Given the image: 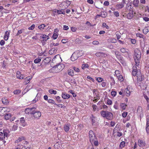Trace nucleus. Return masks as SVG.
<instances>
[{"label": "nucleus", "instance_id": "f257e3e1", "mask_svg": "<svg viewBox=\"0 0 149 149\" xmlns=\"http://www.w3.org/2000/svg\"><path fill=\"white\" fill-rule=\"evenodd\" d=\"M134 57L135 65L138 66L139 65V61L141 57V53L138 49L135 50Z\"/></svg>", "mask_w": 149, "mask_h": 149}, {"label": "nucleus", "instance_id": "f03ea898", "mask_svg": "<svg viewBox=\"0 0 149 149\" xmlns=\"http://www.w3.org/2000/svg\"><path fill=\"white\" fill-rule=\"evenodd\" d=\"M56 64H57L53 66L52 69V70H54V71H53V72H59L61 71L65 67V66L63 64H60V63H56Z\"/></svg>", "mask_w": 149, "mask_h": 149}, {"label": "nucleus", "instance_id": "7ed1b4c3", "mask_svg": "<svg viewBox=\"0 0 149 149\" xmlns=\"http://www.w3.org/2000/svg\"><path fill=\"white\" fill-rule=\"evenodd\" d=\"M100 114L102 116L108 120H111L113 117V115L111 112L107 111H102Z\"/></svg>", "mask_w": 149, "mask_h": 149}, {"label": "nucleus", "instance_id": "20e7f679", "mask_svg": "<svg viewBox=\"0 0 149 149\" xmlns=\"http://www.w3.org/2000/svg\"><path fill=\"white\" fill-rule=\"evenodd\" d=\"M32 116L31 117L32 119H38L41 116V113L40 111H37L36 109H34L32 113Z\"/></svg>", "mask_w": 149, "mask_h": 149}, {"label": "nucleus", "instance_id": "39448f33", "mask_svg": "<svg viewBox=\"0 0 149 149\" xmlns=\"http://www.w3.org/2000/svg\"><path fill=\"white\" fill-rule=\"evenodd\" d=\"M79 50L77 51L73 54L71 57V60L72 61H74L77 60L79 57L81 56L82 55L80 54V53L81 52Z\"/></svg>", "mask_w": 149, "mask_h": 149}, {"label": "nucleus", "instance_id": "423d86ee", "mask_svg": "<svg viewBox=\"0 0 149 149\" xmlns=\"http://www.w3.org/2000/svg\"><path fill=\"white\" fill-rule=\"evenodd\" d=\"M8 130H4L2 132H0V141H3L5 137L8 136Z\"/></svg>", "mask_w": 149, "mask_h": 149}, {"label": "nucleus", "instance_id": "0eeeda50", "mask_svg": "<svg viewBox=\"0 0 149 149\" xmlns=\"http://www.w3.org/2000/svg\"><path fill=\"white\" fill-rule=\"evenodd\" d=\"M89 136L91 143L93 142L95 139H96L95 134L91 130H90L89 132Z\"/></svg>", "mask_w": 149, "mask_h": 149}, {"label": "nucleus", "instance_id": "6e6552de", "mask_svg": "<svg viewBox=\"0 0 149 149\" xmlns=\"http://www.w3.org/2000/svg\"><path fill=\"white\" fill-rule=\"evenodd\" d=\"M49 38L48 36L44 34H42L40 36V39L42 40L41 41H42L43 42H46L47 40L49 39Z\"/></svg>", "mask_w": 149, "mask_h": 149}, {"label": "nucleus", "instance_id": "1a4fd4ad", "mask_svg": "<svg viewBox=\"0 0 149 149\" xmlns=\"http://www.w3.org/2000/svg\"><path fill=\"white\" fill-rule=\"evenodd\" d=\"M34 109H36V108L32 107L31 108H27L25 110V113L26 114H29L30 113L32 115V113L33 112V111Z\"/></svg>", "mask_w": 149, "mask_h": 149}, {"label": "nucleus", "instance_id": "9d476101", "mask_svg": "<svg viewBox=\"0 0 149 149\" xmlns=\"http://www.w3.org/2000/svg\"><path fill=\"white\" fill-rule=\"evenodd\" d=\"M19 124L23 127H25L27 125V123L25 122L24 117H21L20 118Z\"/></svg>", "mask_w": 149, "mask_h": 149}, {"label": "nucleus", "instance_id": "9b49d317", "mask_svg": "<svg viewBox=\"0 0 149 149\" xmlns=\"http://www.w3.org/2000/svg\"><path fill=\"white\" fill-rule=\"evenodd\" d=\"M68 7V6H66V3H65V2H63L60 4L58 9L59 10H63L67 8Z\"/></svg>", "mask_w": 149, "mask_h": 149}, {"label": "nucleus", "instance_id": "f8f14e48", "mask_svg": "<svg viewBox=\"0 0 149 149\" xmlns=\"http://www.w3.org/2000/svg\"><path fill=\"white\" fill-rule=\"evenodd\" d=\"M137 82L138 83H141L143 80V79L141 76V72H138V74L136 75Z\"/></svg>", "mask_w": 149, "mask_h": 149}, {"label": "nucleus", "instance_id": "ddd939ff", "mask_svg": "<svg viewBox=\"0 0 149 149\" xmlns=\"http://www.w3.org/2000/svg\"><path fill=\"white\" fill-rule=\"evenodd\" d=\"M132 88L131 87L128 86L125 89V91L126 92V96H129L130 95V92H132Z\"/></svg>", "mask_w": 149, "mask_h": 149}, {"label": "nucleus", "instance_id": "4468645a", "mask_svg": "<svg viewBox=\"0 0 149 149\" xmlns=\"http://www.w3.org/2000/svg\"><path fill=\"white\" fill-rule=\"evenodd\" d=\"M118 128V127L117 126H116L114 128L113 130L114 134H115V135H116L118 137H120L122 135L123 133L121 132L116 131L117 129Z\"/></svg>", "mask_w": 149, "mask_h": 149}, {"label": "nucleus", "instance_id": "2eb2a0df", "mask_svg": "<svg viewBox=\"0 0 149 149\" xmlns=\"http://www.w3.org/2000/svg\"><path fill=\"white\" fill-rule=\"evenodd\" d=\"M95 55L97 57L102 56L105 57L107 56L106 54L102 52H97L95 54Z\"/></svg>", "mask_w": 149, "mask_h": 149}, {"label": "nucleus", "instance_id": "dca6fc26", "mask_svg": "<svg viewBox=\"0 0 149 149\" xmlns=\"http://www.w3.org/2000/svg\"><path fill=\"white\" fill-rule=\"evenodd\" d=\"M138 143L139 146L141 147H143L146 145L145 141L140 139L138 140Z\"/></svg>", "mask_w": 149, "mask_h": 149}, {"label": "nucleus", "instance_id": "f3484780", "mask_svg": "<svg viewBox=\"0 0 149 149\" xmlns=\"http://www.w3.org/2000/svg\"><path fill=\"white\" fill-rule=\"evenodd\" d=\"M26 140V138L23 136H21L19 137V138L15 141V143H18L20 142Z\"/></svg>", "mask_w": 149, "mask_h": 149}, {"label": "nucleus", "instance_id": "a211bd4d", "mask_svg": "<svg viewBox=\"0 0 149 149\" xmlns=\"http://www.w3.org/2000/svg\"><path fill=\"white\" fill-rule=\"evenodd\" d=\"M59 60H61V61H62L60 56L58 54L55 56L54 57L52 60V62L54 63V62H56Z\"/></svg>", "mask_w": 149, "mask_h": 149}, {"label": "nucleus", "instance_id": "6ab92c4d", "mask_svg": "<svg viewBox=\"0 0 149 149\" xmlns=\"http://www.w3.org/2000/svg\"><path fill=\"white\" fill-rule=\"evenodd\" d=\"M134 17L133 11L132 10H130V12L127 15V18L130 19H132Z\"/></svg>", "mask_w": 149, "mask_h": 149}, {"label": "nucleus", "instance_id": "aec40b11", "mask_svg": "<svg viewBox=\"0 0 149 149\" xmlns=\"http://www.w3.org/2000/svg\"><path fill=\"white\" fill-rule=\"evenodd\" d=\"M125 1L124 0H123L121 3L118 4L116 5V7L119 9L122 8L124 7L123 4H125Z\"/></svg>", "mask_w": 149, "mask_h": 149}, {"label": "nucleus", "instance_id": "412c9836", "mask_svg": "<svg viewBox=\"0 0 149 149\" xmlns=\"http://www.w3.org/2000/svg\"><path fill=\"white\" fill-rule=\"evenodd\" d=\"M17 78L19 79H23V75L22 74H21V72L20 71H18L17 72Z\"/></svg>", "mask_w": 149, "mask_h": 149}, {"label": "nucleus", "instance_id": "4be33fe9", "mask_svg": "<svg viewBox=\"0 0 149 149\" xmlns=\"http://www.w3.org/2000/svg\"><path fill=\"white\" fill-rule=\"evenodd\" d=\"M137 113L139 116H141L143 114V110L142 107L140 106H139L137 109Z\"/></svg>", "mask_w": 149, "mask_h": 149}, {"label": "nucleus", "instance_id": "5701e85b", "mask_svg": "<svg viewBox=\"0 0 149 149\" xmlns=\"http://www.w3.org/2000/svg\"><path fill=\"white\" fill-rule=\"evenodd\" d=\"M62 97L64 99H68L70 97V96L69 95L66 93H62Z\"/></svg>", "mask_w": 149, "mask_h": 149}, {"label": "nucleus", "instance_id": "b1692460", "mask_svg": "<svg viewBox=\"0 0 149 149\" xmlns=\"http://www.w3.org/2000/svg\"><path fill=\"white\" fill-rule=\"evenodd\" d=\"M10 31H6L5 32L4 37V39L6 40H7L9 37Z\"/></svg>", "mask_w": 149, "mask_h": 149}, {"label": "nucleus", "instance_id": "393cba45", "mask_svg": "<svg viewBox=\"0 0 149 149\" xmlns=\"http://www.w3.org/2000/svg\"><path fill=\"white\" fill-rule=\"evenodd\" d=\"M107 41L109 42H111L113 43H115L117 42L116 39L113 38H109L108 39Z\"/></svg>", "mask_w": 149, "mask_h": 149}, {"label": "nucleus", "instance_id": "a878e982", "mask_svg": "<svg viewBox=\"0 0 149 149\" xmlns=\"http://www.w3.org/2000/svg\"><path fill=\"white\" fill-rule=\"evenodd\" d=\"M57 51L56 49L53 48L50 49L49 51V53L50 54H52L54 53H55Z\"/></svg>", "mask_w": 149, "mask_h": 149}, {"label": "nucleus", "instance_id": "bb28decb", "mask_svg": "<svg viewBox=\"0 0 149 149\" xmlns=\"http://www.w3.org/2000/svg\"><path fill=\"white\" fill-rule=\"evenodd\" d=\"M143 33L146 34L149 31V26H147L144 28L143 30Z\"/></svg>", "mask_w": 149, "mask_h": 149}, {"label": "nucleus", "instance_id": "cd10ccee", "mask_svg": "<svg viewBox=\"0 0 149 149\" xmlns=\"http://www.w3.org/2000/svg\"><path fill=\"white\" fill-rule=\"evenodd\" d=\"M54 12H57V14H65V12L64 11H62L61 10H56V9H54Z\"/></svg>", "mask_w": 149, "mask_h": 149}, {"label": "nucleus", "instance_id": "c85d7f7f", "mask_svg": "<svg viewBox=\"0 0 149 149\" xmlns=\"http://www.w3.org/2000/svg\"><path fill=\"white\" fill-rule=\"evenodd\" d=\"M64 129L66 132H68L70 129V125H64Z\"/></svg>", "mask_w": 149, "mask_h": 149}, {"label": "nucleus", "instance_id": "c756f323", "mask_svg": "<svg viewBox=\"0 0 149 149\" xmlns=\"http://www.w3.org/2000/svg\"><path fill=\"white\" fill-rule=\"evenodd\" d=\"M120 108L123 110H125L126 109L127 105L124 103L120 104Z\"/></svg>", "mask_w": 149, "mask_h": 149}, {"label": "nucleus", "instance_id": "7c9ffc66", "mask_svg": "<svg viewBox=\"0 0 149 149\" xmlns=\"http://www.w3.org/2000/svg\"><path fill=\"white\" fill-rule=\"evenodd\" d=\"M125 145V142L124 141H122L119 145V149H122L124 147Z\"/></svg>", "mask_w": 149, "mask_h": 149}, {"label": "nucleus", "instance_id": "2f4dec72", "mask_svg": "<svg viewBox=\"0 0 149 149\" xmlns=\"http://www.w3.org/2000/svg\"><path fill=\"white\" fill-rule=\"evenodd\" d=\"M91 118V121L92 122V123L93 125L94 123H95L96 121V118L95 116H94L92 114L90 117Z\"/></svg>", "mask_w": 149, "mask_h": 149}, {"label": "nucleus", "instance_id": "473e14b6", "mask_svg": "<svg viewBox=\"0 0 149 149\" xmlns=\"http://www.w3.org/2000/svg\"><path fill=\"white\" fill-rule=\"evenodd\" d=\"M139 3V0H134L133 1V4L135 7H137Z\"/></svg>", "mask_w": 149, "mask_h": 149}, {"label": "nucleus", "instance_id": "72a5a7b5", "mask_svg": "<svg viewBox=\"0 0 149 149\" xmlns=\"http://www.w3.org/2000/svg\"><path fill=\"white\" fill-rule=\"evenodd\" d=\"M49 92L51 94L55 95L56 94L57 91L56 90H54L52 89H49Z\"/></svg>", "mask_w": 149, "mask_h": 149}, {"label": "nucleus", "instance_id": "f704fd0d", "mask_svg": "<svg viewBox=\"0 0 149 149\" xmlns=\"http://www.w3.org/2000/svg\"><path fill=\"white\" fill-rule=\"evenodd\" d=\"M45 26V25L44 24H42L39 25L38 26V28L41 30H43V29H44Z\"/></svg>", "mask_w": 149, "mask_h": 149}, {"label": "nucleus", "instance_id": "c9c22d12", "mask_svg": "<svg viewBox=\"0 0 149 149\" xmlns=\"http://www.w3.org/2000/svg\"><path fill=\"white\" fill-rule=\"evenodd\" d=\"M117 77L118 80L121 82L123 81V77L122 75L119 74L117 76Z\"/></svg>", "mask_w": 149, "mask_h": 149}, {"label": "nucleus", "instance_id": "e433bc0d", "mask_svg": "<svg viewBox=\"0 0 149 149\" xmlns=\"http://www.w3.org/2000/svg\"><path fill=\"white\" fill-rule=\"evenodd\" d=\"M11 117V115L10 113L6 114L5 116V118L6 120L9 119Z\"/></svg>", "mask_w": 149, "mask_h": 149}, {"label": "nucleus", "instance_id": "4c0bfd02", "mask_svg": "<svg viewBox=\"0 0 149 149\" xmlns=\"http://www.w3.org/2000/svg\"><path fill=\"white\" fill-rule=\"evenodd\" d=\"M107 15V13L105 12H101V14H100V16L104 17H105Z\"/></svg>", "mask_w": 149, "mask_h": 149}, {"label": "nucleus", "instance_id": "58836bf2", "mask_svg": "<svg viewBox=\"0 0 149 149\" xmlns=\"http://www.w3.org/2000/svg\"><path fill=\"white\" fill-rule=\"evenodd\" d=\"M114 108L116 109L117 110L118 109V102L117 101H116L114 103L113 105Z\"/></svg>", "mask_w": 149, "mask_h": 149}, {"label": "nucleus", "instance_id": "ea45409f", "mask_svg": "<svg viewBox=\"0 0 149 149\" xmlns=\"http://www.w3.org/2000/svg\"><path fill=\"white\" fill-rule=\"evenodd\" d=\"M94 99L93 100V101L94 103H95L100 99L99 96L96 95V96L94 97Z\"/></svg>", "mask_w": 149, "mask_h": 149}, {"label": "nucleus", "instance_id": "a19ab883", "mask_svg": "<svg viewBox=\"0 0 149 149\" xmlns=\"http://www.w3.org/2000/svg\"><path fill=\"white\" fill-rule=\"evenodd\" d=\"M47 101L48 103L53 104H56L55 102L52 99H49Z\"/></svg>", "mask_w": 149, "mask_h": 149}, {"label": "nucleus", "instance_id": "79ce46f5", "mask_svg": "<svg viewBox=\"0 0 149 149\" xmlns=\"http://www.w3.org/2000/svg\"><path fill=\"white\" fill-rule=\"evenodd\" d=\"M120 51L122 53H124L127 52V50L125 48L123 47L121 48Z\"/></svg>", "mask_w": 149, "mask_h": 149}, {"label": "nucleus", "instance_id": "37998d69", "mask_svg": "<svg viewBox=\"0 0 149 149\" xmlns=\"http://www.w3.org/2000/svg\"><path fill=\"white\" fill-rule=\"evenodd\" d=\"M89 67V65L88 64H83L82 65V68L83 69H84L85 68H87Z\"/></svg>", "mask_w": 149, "mask_h": 149}, {"label": "nucleus", "instance_id": "c03bdc74", "mask_svg": "<svg viewBox=\"0 0 149 149\" xmlns=\"http://www.w3.org/2000/svg\"><path fill=\"white\" fill-rule=\"evenodd\" d=\"M41 61V59L40 58H37L34 60V63H38Z\"/></svg>", "mask_w": 149, "mask_h": 149}, {"label": "nucleus", "instance_id": "a18cd8bd", "mask_svg": "<svg viewBox=\"0 0 149 149\" xmlns=\"http://www.w3.org/2000/svg\"><path fill=\"white\" fill-rule=\"evenodd\" d=\"M21 92L20 90L18 89L14 91L13 93L15 94H19Z\"/></svg>", "mask_w": 149, "mask_h": 149}, {"label": "nucleus", "instance_id": "49530a36", "mask_svg": "<svg viewBox=\"0 0 149 149\" xmlns=\"http://www.w3.org/2000/svg\"><path fill=\"white\" fill-rule=\"evenodd\" d=\"M96 139H95L94 140V141L93 142L91 143H93L94 144L95 146H97L98 145V142L97 140H95Z\"/></svg>", "mask_w": 149, "mask_h": 149}, {"label": "nucleus", "instance_id": "de8ad7c7", "mask_svg": "<svg viewBox=\"0 0 149 149\" xmlns=\"http://www.w3.org/2000/svg\"><path fill=\"white\" fill-rule=\"evenodd\" d=\"M58 37V34L57 33H54L53 35V38L55 40Z\"/></svg>", "mask_w": 149, "mask_h": 149}, {"label": "nucleus", "instance_id": "09e8293b", "mask_svg": "<svg viewBox=\"0 0 149 149\" xmlns=\"http://www.w3.org/2000/svg\"><path fill=\"white\" fill-rule=\"evenodd\" d=\"M96 80H97L98 82H100L103 81L104 79L101 77H98L96 78Z\"/></svg>", "mask_w": 149, "mask_h": 149}, {"label": "nucleus", "instance_id": "8fccbe9b", "mask_svg": "<svg viewBox=\"0 0 149 149\" xmlns=\"http://www.w3.org/2000/svg\"><path fill=\"white\" fill-rule=\"evenodd\" d=\"M23 29H21L18 31L16 36L19 35L20 34L22 33L23 32Z\"/></svg>", "mask_w": 149, "mask_h": 149}, {"label": "nucleus", "instance_id": "3c124183", "mask_svg": "<svg viewBox=\"0 0 149 149\" xmlns=\"http://www.w3.org/2000/svg\"><path fill=\"white\" fill-rule=\"evenodd\" d=\"M113 14L116 17H118L119 16V13L117 11H114L113 12Z\"/></svg>", "mask_w": 149, "mask_h": 149}, {"label": "nucleus", "instance_id": "603ef678", "mask_svg": "<svg viewBox=\"0 0 149 149\" xmlns=\"http://www.w3.org/2000/svg\"><path fill=\"white\" fill-rule=\"evenodd\" d=\"M136 36L137 37H139L140 38H143V37L144 36L143 35H142L140 33H138L136 34Z\"/></svg>", "mask_w": 149, "mask_h": 149}, {"label": "nucleus", "instance_id": "864d4df0", "mask_svg": "<svg viewBox=\"0 0 149 149\" xmlns=\"http://www.w3.org/2000/svg\"><path fill=\"white\" fill-rule=\"evenodd\" d=\"M116 57L120 61V62H121V61H123V58L122 57L121 55L117 56Z\"/></svg>", "mask_w": 149, "mask_h": 149}, {"label": "nucleus", "instance_id": "5fc2aeb1", "mask_svg": "<svg viewBox=\"0 0 149 149\" xmlns=\"http://www.w3.org/2000/svg\"><path fill=\"white\" fill-rule=\"evenodd\" d=\"M51 60V58H49V57H47L46 58H45L44 60V61L45 62H45V61H47V62H47L48 63H49Z\"/></svg>", "mask_w": 149, "mask_h": 149}, {"label": "nucleus", "instance_id": "6e6d98bb", "mask_svg": "<svg viewBox=\"0 0 149 149\" xmlns=\"http://www.w3.org/2000/svg\"><path fill=\"white\" fill-rule=\"evenodd\" d=\"M35 27V25L34 24H32L31 26L29 27L28 28L29 30H32L34 29Z\"/></svg>", "mask_w": 149, "mask_h": 149}, {"label": "nucleus", "instance_id": "4d7b16f0", "mask_svg": "<svg viewBox=\"0 0 149 149\" xmlns=\"http://www.w3.org/2000/svg\"><path fill=\"white\" fill-rule=\"evenodd\" d=\"M128 114V113L127 112H123L122 114V116L123 118H125L126 117Z\"/></svg>", "mask_w": 149, "mask_h": 149}, {"label": "nucleus", "instance_id": "13d9d810", "mask_svg": "<svg viewBox=\"0 0 149 149\" xmlns=\"http://www.w3.org/2000/svg\"><path fill=\"white\" fill-rule=\"evenodd\" d=\"M93 44L95 45H98L99 44V42L97 41H94L92 42Z\"/></svg>", "mask_w": 149, "mask_h": 149}, {"label": "nucleus", "instance_id": "bf43d9fd", "mask_svg": "<svg viewBox=\"0 0 149 149\" xmlns=\"http://www.w3.org/2000/svg\"><path fill=\"white\" fill-rule=\"evenodd\" d=\"M102 26L103 27H105L107 29H108L109 28V26L107 25L106 23H103Z\"/></svg>", "mask_w": 149, "mask_h": 149}, {"label": "nucleus", "instance_id": "052dcab7", "mask_svg": "<svg viewBox=\"0 0 149 149\" xmlns=\"http://www.w3.org/2000/svg\"><path fill=\"white\" fill-rule=\"evenodd\" d=\"M56 98L58 102L60 103L61 102V100L60 99V97L59 96H57L56 97Z\"/></svg>", "mask_w": 149, "mask_h": 149}, {"label": "nucleus", "instance_id": "680f3d73", "mask_svg": "<svg viewBox=\"0 0 149 149\" xmlns=\"http://www.w3.org/2000/svg\"><path fill=\"white\" fill-rule=\"evenodd\" d=\"M128 6L127 8L129 10H130L132 8V6L131 4V3H129L127 4V6Z\"/></svg>", "mask_w": 149, "mask_h": 149}, {"label": "nucleus", "instance_id": "e2e57ef3", "mask_svg": "<svg viewBox=\"0 0 149 149\" xmlns=\"http://www.w3.org/2000/svg\"><path fill=\"white\" fill-rule=\"evenodd\" d=\"M146 126H149V116H148L146 118Z\"/></svg>", "mask_w": 149, "mask_h": 149}, {"label": "nucleus", "instance_id": "0e129e2a", "mask_svg": "<svg viewBox=\"0 0 149 149\" xmlns=\"http://www.w3.org/2000/svg\"><path fill=\"white\" fill-rule=\"evenodd\" d=\"M107 103L108 104L110 105L112 104V102L111 100L108 99L107 102Z\"/></svg>", "mask_w": 149, "mask_h": 149}, {"label": "nucleus", "instance_id": "69168bd1", "mask_svg": "<svg viewBox=\"0 0 149 149\" xmlns=\"http://www.w3.org/2000/svg\"><path fill=\"white\" fill-rule=\"evenodd\" d=\"M111 95L113 96H115L116 94V92L115 91H112L111 93Z\"/></svg>", "mask_w": 149, "mask_h": 149}, {"label": "nucleus", "instance_id": "338daca9", "mask_svg": "<svg viewBox=\"0 0 149 149\" xmlns=\"http://www.w3.org/2000/svg\"><path fill=\"white\" fill-rule=\"evenodd\" d=\"M17 125H14L12 128L13 130L14 131L16 130L17 129Z\"/></svg>", "mask_w": 149, "mask_h": 149}, {"label": "nucleus", "instance_id": "774afa93", "mask_svg": "<svg viewBox=\"0 0 149 149\" xmlns=\"http://www.w3.org/2000/svg\"><path fill=\"white\" fill-rule=\"evenodd\" d=\"M73 68L75 71L77 72H79L80 70L78 68L75 67H74Z\"/></svg>", "mask_w": 149, "mask_h": 149}]
</instances>
